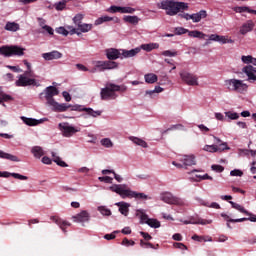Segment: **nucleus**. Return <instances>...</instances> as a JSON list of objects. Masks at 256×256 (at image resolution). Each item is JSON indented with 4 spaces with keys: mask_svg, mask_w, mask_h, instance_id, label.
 <instances>
[{
    "mask_svg": "<svg viewBox=\"0 0 256 256\" xmlns=\"http://www.w3.org/2000/svg\"><path fill=\"white\" fill-rule=\"evenodd\" d=\"M158 9H163L166 11V15L170 17H174L177 13H181V11H187L189 9V5L185 2H177L175 0H163L162 2L157 4Z\"/></svg>",
    "mask_w": 256,
    "mask_h": 256,
    "instance_id": "nucleus-1",
    "label": "nucleus"
},
{
    "mask_svg": "<svg viewBox=\"0 0 256 256\" xmlns=\"http://www.w3.org/2000/svg\"><path fill=\"white\" fill-rule=\"evenodd\" d=\"M117 91L125 93V91H127V86H119L113 83L107 84L100 92L102 101H107V99H117Z\"/></svg>",
    "mask_w": 256,
    "mask_h": 256,
    "instance_id": "nucleus-2",
    "label": "nucleus"
},
{
    "mask_svg": "<svg viewBox=\"0 0 256 256\" xmlns=\"http://www.w3.org/2000/svg\"><path fill=\"white\" fill-rule=\"evenodd\" d=\"M225 85L229 91H234V93H247L249 89V85L245 84L243 80L235 78L225 80Z\"/></svg>",
    "mask_w": 256,
    "mask_h": 256,
    "instance_id": "nucleus-3",
    "label": "nucleus"
},
{
    "mask_svg": "<svg viewBox=\"0 0 256 256\" xmlns=\"http://www.w3.org/2000/svg\"><path fill=\"white\" fill-rule=\"evenodd\" d=\"M0 55H4V57H13V55L21 57L25 55V48L19 46H2L0 47Z\"/></svg>",
    "mask_w": 256,
    "mask_h": 256,
    "instance_id": "nucleus-4",
    "label": "nucleus"
},
{
    "mask_svg": "<svg viewBox=\"0 0 256 256\" xmlns=\"http://www.w3.org/2000/svg\"><path fill=\"white\" fill-rule=\"evenodd\" d=\"M43 95L47 101V105H51L55 102L56 95H59V90L55 86H48L44 92L40 93V99H43Z\"/></svg>",
    "mask_w": 256,
    "mask_h": 256,
    "instance_id": "nucleus-5",
    "label": "nucleus"
},
{
    "mask_svg": "<svg viewBox=\"0 0 256 256\" xmlns=\"http://www.w3.org/2000/svg\"><path fill=\"white\" fill-rule=\"evenodd\" d=\"M39 87L41 84L35 78H29L25 75H20L18 80L16 81L17 87Z\"/></svg>",
    "mask_w": 256,
    "mask_h": 256,
    "instance_id": "nucleus-6",
    "label": "nucleus"
},
{
    "mask_svg": "<svg viewBox=\"0 0 256 256\" xmlns=\"http://www.w3.org/2000/svg\"><path fill=\"white\" fill-rule=\"evenodd\" d=\"M59 129H60L63 137H73V135H75V133H79V131H80L78 128H75V127L69 125V123H60Z\"/></svg>",
    "mask_w": 256,
    "mask_h": 256,
    "instance_id": "nucleus-7",
    "label": "nucleus"
},
{
    "mask_svg": "<svg viewBox=\"0 0 256 256\" xmlns=\"http://www.w3.org/2000/svg\"><path fill=\"white\" fill-rule=\"evenodd\" d=\"M95 67L96 69H99V71H107L111 69H117L119 67V64L111 60L97 61Z\"/></svg>",
    "mask_w": 256,
    "mask_h": 256,
    "instance_id": "nucleus-8",
    "label": "nucleus"
},
{
    "mask_svg": "<svg viewBox=\"0 0 256 256\" xmlns=\"http://www.w3.org/2000/svg\"><path fill=\"white\" fill-rule=\"evenodd\" d=\"M180 77L186 85H190L192 87H195V85H199V82L197 81V76L187 72V71H182L180 72Z\"/></svg>",
    "mask_w": 256,
    "mask_h": 256,
    "instance_id": "nucleus-9",
    "label": "nucleus"
},
{
    "mask_svg": "<svg viewBox=\"0 0 256 256\" xmlns=\"http://www.w3.org/2000/svg\"><path fill=\"white\" fill-rule=\"evenodd\" d=\"M161 201L168 203V205H182L183 201L180 198L173 196V194L166 192L160 197Z\"/></svg>",
    "mask_w": 256,
    "mask_h": 256,
    "instance_id": "nucleus-10",
    "label": "nucleus"
},
{
    "mask_svg": "<svg viewBox=\"0 0 256 256\" xmlns=\"http://www.w3.org/2000/svg\"><path fill=\"white\" fill-rule=\"evenodd\" d=\"M106 57L110 61H117V59H123L121 50L117 48H108L105 50Z\"/></svg>",
    "mask_w": 256,
    "mask_h": 256,
    "instance_id": "nucleus-11",
    "label": "nucleus"
},
{
    "mask_svg": "<svg viewBox=\"0 0 256 256\" xmlns=\"http://www.w3.org/2000/svg\"><path fill=\"white\" fill-rule=\"evenodd\" d=\"M243 73H245V75H247L248 77V81L250 83H253V81H256V68L253 67L252 65H248V66H245L243 69H242Z\"/></svg>",
    "mask_w": 256,
    "mask_h": 256,
    "instance_id": "nucleus-12",
    "label": "nucleus"
},
{
    "mask_svg": "<svg viewBox=\"0 0 256 256\" xmlns=\"http://www.w3.org/2000/svg\"><path fill=\"white\" fill-rule=\"evenodd\" d=\"M50 107H53V111H55L56 113H64L65 111H68V109H71V104H60L59 102L54 101L53 104H50Z\"/></svg>",
    "mask_w": 256,
    "mask_h": 256,
    "instance_id": "nucleus-13",
    "label": "nucleus"
},
{
    "mask_svg": "<svg viewBox=\"0 0 256 256\" xmlns=\"http://www.w3.org/2000/svg\"><path fill=\"white\" fill-rule=\"evenodd\" d=\"M122 59H129L131 57H135L141 53V48L137 47L131 50L121 49Z\"/></svg>",
    "mask_w": 256,
    "mask_h": 256,
    "instance_id": "nucleus-14",
    "label": "nucleus"
},
{
    "mask_svg": "<svg viewBox=\"0 0 256 256\" xmlns=\"http://www.w3.org/2000/svg\"><path fill=\"white\" fill-rule=\"evenodd\" d=\"M225 149H229L227 147V143H222L219 146L217 145H205L204 151H208L209 153H217V151H225Z\"/></svg>",
    "mask_w": 256,
    "mask_h": 256,
    "instance_id": "nucleus-15",
    "label": "nucleus"
},
{
    "mask_svg": "<svg viewBox=\"0 0 256 256\" xmlns=\"http://www.w3.org/2000/svg\"><path fill=\"white\" fill-rule=\"evenodd\" d=\"M72 219L74 223H85L90 219L89 212L83 210L79 214L73 216Z\"/></svg>",
    "mask_w": 256,
    "mask_h": 256,
    "instance_id": "nucleus-16",
    "label": "nucleus"
},
{
    "mask_svg": "<svg viewBox=\"0 0 256 256\" xmlns=\"http://www.w3.org/2000/svg\"><path fill=\"white\" fill-rule=\"evenodd\" d=\"M42 57L45 59V61H53L55 59H61L63 54L57 50H53L51 52L43 53Z\"/></svg>",
    "mask_w": 256,
    "mask_h": 256,
    "instance_id": "nucleus-17",
    "label": "nucleus"
},
{
    "mask_svg": "<svg viewBox=\"0 0 256 256\" xmlns=\"http://www.w3.org/2000/svg\"><path fill=\"white\" fill-rule=\"evenodd\" d=\"M254 27H255V23L252 20H248L240 27V34L247 35V33H250V31H253Z\"/></svg>",
    "mask_w": 256,
    "mask_h": 256,
    "instance_id": "nucleus-18",
    "label": "nucleus"
},
{
    "mask_svg": "<svg viewBox=\"0 0 256 256\" xmlns=\"http://www.w3.org/2000/svg\"><path fill=\"white\" fill-rule=\"evenodd\" d=\"M51 219L54 221V223H56V225H58L60 227V229H62V231L64 233H67L66 229L68 227H71V223H69V222H67V221H65V220H63L59 217H52Z\"/></svg>",
    "mask_w": 256,
    "mask_h": 256,
    "instance_id": "nucleus-19",
    "label": "nucleus"
},
{
    "mask_svg": "<svg viewBox=\"0 0 256 256\" xmlns=\"http://www.w3.org/2000/svg\"><path fill=\"white\" fill-rule=\"evenodd\" d=\"M207 17V11L200 10L198 13L191 14L190 18L193 21V23H199L201 19H205Z\"/></svg>",
    "mask_w": 256,
    "mask_h": 256,
    "instance_id": "nucleus-20",
    "label": "nucleus"
},
{
    "mask_svg": "<svg viewBox=\"0 0 256 256\" xmlns=\"http://www.w3.org/2000/svg\"><path fill=\"white\" fill-rule=\"evenodd\" d=\"M117 207H119V211L122 215L127 217L129 215V207H131V204L127 202H118L116 203Z\"/></svg>",
    "mask_w": 256,
    "mask_h": 256,
    "instance_id": "nucleus-21",
    "label": "nucleus"
},
{
    "mask_svg": "<svg viewBox=\"0 0 256 256\" xmlns=\"http://www.w3.org/2000/svg\"><path fill=\"white\" fill-rule=\"evenodd\" d=\"M1 177H5V178L14 177V179H19L20 181H27V179H29L27 176H23L19 173H10V172H2Z\"/></svg>",
    "mask_w": 256,
    "mask_h": 256,
    "instance_id": "nucleus-22",
    "label": "nucleus"
},
{
    "mask_svg": "<svg viewBox=\"0 0 256 256\" xmlns=\"http://www.w3.org/2000/svg\"><path fill=\"white\" fill-rule=\"evenodd\" d=\"M182 161L184 167H191L193 165H196L195 163V156H184L183 159H180Z\"/></svg>",
    "mask_w": 256,
    "mask_h": 256,
    "instance_id": "nucleus-23",
    "label": "nucleus"
},
{
    "mask_svg": "<svg viewBox=\"0 0 256 256\" xmlns=\"http://www.w3.org/2000/svg\"><path fill=\"white\" fill-rule=\"evenodd\" d=\"M0 159H7L8 161H13L15 163H18L19 161V158L17 156L6 153L3 150H0Z\"/></svg>",
    "mask_w": 256,
    "mask_h": 256,
    "instance_id": "nucleus-24",
    "label": "nucleus"
},
{
    "mask_svg": "<svg viewBox=\"0 0 256 256\" xmlns=\"http://www.w3.org/2000/svg\"><path fill=\"white\" fill-rule=\"evenodd\" d=\"M21 120L25 125H28V127H35L36 125H39L40 121L34 118H27L25 116L21 117Z\"/></svg>",
    "mask_w": 256,
    "mask_h": 256,
    "instance_id": "nucleus-25",
    "label": "nucleus"
},
{
    "mask_svg": "<svg viewBox=\"0 0 256 256\" xmlns=\"http://www.w3.org/2000/svg\"><path fill=\"white\" fill-rule=\"evenodd\" d=\"M119 195L122 199H133L134 191L131 189L121 188Z\"/></svg>",
    "mask_w": 256,
    "mask_h": 256,
    "instance_id": "nucleus-26",
    "label": "nucleus"
},
{
    "mask_svg": "<svg viewBox=\"0 0 256 256\" xmlns=\"http://www.w3.org/2000/svg\"><path fill=\"white\" fill-rule=\"evenodd\" d=\"M143 49V51H147V53L153 51V49H159V43H148V44H142L140 46V51Z\"/></svg>",
    "mask_w": 256,
    "mask_h": 256,
    "instance_id": "nucleus-27",
    "label": "nucleus"
},
{
    "mask_svg": "<svg viewBox=\"0 0 256 256\" xmlns=\"http://www.w3.org/2000/svg\"><path fill=\"white\" fill-rule=\"evenodd\" d=\"M190 225H211L213 223L212 220H205L199 218L198 220H195V218H190Z\"/></svg>",
    "mask_w": 256,
    "mask_h": 256,
    "instance_id": "nucleus-28",
    "label": "nucleus"
},
{
    "mask_svg": "<svg viewBox=\"0 0 256 256\" xmlns=\"http://www.w3.org/2000/svg\"><path fill=\"white\" fill-rule=\"evenodd\" d=\"M31 153L34 155L36 159H41V157L45 155V152H43V148H41V146L33 147Z\"/></svg>",
    "mask_w": 256,
    "mask_h": 256,
    "instance_id": "nucleus-29",
    "label": "nucleus"
},
{
    "mask_svg": "<svg viewBox=\"0 0 256 256\" xmlns=\"http://www.w3.org/2000/svg\"><path fill=\"white\" fill-rule=\"evenodd\" d=\"M221 217H223L224 221H227V223H243V221L247 220L246 218L233 219L225 213H222Z\"/></svg>",
    "mask_w": 256,
    "mask_h": 256,
    "instance_id": "nucleus-30",
    "label": "nucleus"
},
{
    "mask_svg": "<svg viewBox=\"0 0 256 256\" xmlns=\"http://www.w3.org/2000/svg\"><path fill=\"white\" fill-rule=\"evenodd\" d=\"M209 40L210 41H216L218 43H223V45H225L227 37L221 36V35H218V34H211L209 36Z\"/></svg>",
    "mask_w": 256,
    "mask_h": 256,
    "instance_id": "nucleus-31",
    "label": "nucleus"
},
{
    "mask_svg": "<svg viewBox=\"0 0 256 256\" xmlns=\"http://www.w3.org/2000/svg\"><path fill=\"white\" fill-rule=\"evenodd\" d=\"M230 205H232L233 209H236L237 211H240V213H244V215H251V212L247 211L243 206L240 204H237L233 201H229Z\"/></svg>",
    "mask_w": 256,
    "mask_h": 256,
    "instance_id": "nucleus-32",
    "label": "nucleus"
},
{
    "mask_svg": "<svg viewBox=\"0 0 256 256\" xmlns=\"http://www.w3.org/2000/svg\"><path fill=\"white\" fill-rule=\"evenodd\" d=\"M93 29V24L82 23L78 25V31L81 33H89Z\"/></svg>",
    "mask_w": 256,
    "mask_h": 256,
    "instance_id": "nucleus-33",
    "label": "nucleus"
},
{
    "mask_svg": "<svg viewBox=\"0 0 256 256\" xmlns=\"http://www.w3.org/2000/svg\"><path fill=\"white\" fill-rule=\"evenodd\" d=\"M52 157L54 163H56V165H58L59 167H69V165H67L65 161L61 160V158L57 156V154H55V152H52Z\"/></svg>",
    "mask_w": 256,
    "mask_h": 256,
    "instance_id": "nucleus-34",
    "label": "nucleus"
},
{
    "mask_svg": "<svg viewBox=\"0 0 256 256\" xmlns=\"http://www.w3.org/2000/svg\"><path fill=\"white\" fill-rule=\"evenodd\" d=\"M146 225H149V227H152V229H159V227H161V222H159L157 219L149 218Z\"/></svg>",
    "mask_w": 256,
    "mask_h": 256,
    "instance_id": "nucleus-35",
    "label": "nucleus"
},
{
    "mask_svg": "<svg viewBox=\"0 0 256 256\" xmlns=\"http://www.w3.org/2000/svg\"><path fill=\"white\" fill-rule=\"evenodd\" d=\"M188 35L196 39H205V34L199 30L188 31Z\"/></svg>",
    "mask_w": 256,
    "mask_h": 256,
    "instance_id": "nucleus-36",
    "label": "nucleus"
},
{
    "mask_svg": "<svg viewBox=\"0 0 256 256\" xmlns=\"http://www.w3.org/2000/svg\"><path fill=\"white\" fill-rule=\"evenodd\" d=\"M130 141L134 142L135 145H139L140 147L147 149V142H145L143 139L137 137H130Z\"/></svg>",
    "mask_w": 256,
    "mask_h": 256,
    "instance_id": "nucleus-37",
    "label": "nucleus"
},
{
    "mask_svg": "<svg viewBox=\"0 0 256 256\" xmlns=\"http://www.w3.org/2000/svg\"><path fill=\"white\" fill-rule=\"evenodd\" d=\"M137 217L140 219V223H146L149 221V216L143 212V210H137Z\"/></svg>",
    "mask_w": 256,
    "mask_h": 256,
    "instance_id": "nucleus-38",
    "label": "nucleus"
},
{
    "mask_svg": "<svg viewBox=\"0 0 256 256\" xmlns=\"http://www.w3.org/2000/svg\"><path fill=\"white\" fill-rule=\"evenodd\" d=\"M69 0H61L57 3H55V9L56 11H63V9H65V7H67V4L69 3Z\"/></svg>",
    "mask_w": 256,
    "mask_h": 256,
    "instance_id": "nucleus-39",
    "label": "nucleus"
},
{
    "mask_svg": "<svg viewBox=\"0 0 256 256\" xmlns=\"http://www.w3.org/2000/svg\"><path fill=\"white\" fill-rule=\"evenodd\" d=\"M144 79H145L146 83H149V84L157 83V75H155L153 73L146 74L144 76Z\"/></svg>",
    "mask_w": 256,
    "mask_h": 256,
    "instance_id": "nucleus-40",
    "label": "nucleus"
},
{
    "mask_svg": "<svg viewBox=\"0 0 256 256\" xmlns=\"http://www.w3.org/2000/svg\"><path fill=\"white\" fill-rule=\"evenodd\" d=\"M125 23H131V25H137L139 23V17L137 16H124Z\"/></svg>",
    "mask_w": 256,
    "mask_h": 256,
    "instance_id": "nucleus-41",
    "label": "nucleus"
},
{
    "mask_svg": "<svg viewBox=\"0 0 256 256\" xmlns=\"http://www.w3.org/2000/svg\"><path fill=\"white\" fill-rule=\"evenodd\" d=\"M5 29H6V31H19V24L15 23V22H8L5 25Z\"/></svg>",
    "mask_w": 256,
    "mask_h": 256,
    "instance_id": "nucleus-42",
    "label": "nucleus"
},
{
    "mask_svg": "<svg viewBox=\"0 0 256 256\" xmlns=\"http://www.w3.org/2000/svg\"><path fill=\"white\" fill-rule=\"evenodd\" d=\"M4 101H13V97L9 94H5L4 92H0V104H3V106H5L3 103Z\"/></svg>",
    "mask_w": 256,
    "mask_h": 256,
    "instance_id": "nucleus-43",
    "label": "nucleus"
},
{
    "mask_svg": "<svg viewBox=\"0 0 256 256\" xmlns=\"http://www.w3.org/2000/svg\"><path fill=\"white\" fill-rule=\"evenodd\" d=\"M83 111H86L91 117H99L101 115V111H95L93 108H83Z\"/></svg>",
    "mask_w": 256,
    "mask_h": 256,
    "instance_id": "nucleus-44",
    "label": "nucleus"
},
{
    "mask_svg": "<svg viewBox=\"0 0 256 256\" xmlns=\"http://www.w3.org/2000/svg\"><path fill=\"white\" fill-rule=\"evenodd\" d=\"M101 145L103 147H106L107 149H110V147H113V142L111 141V139L109 138H103L101 141H100Z\"/></svg>",
    "mask_w": 256,
    "mask_h": 256,
    "instance_id": "nucleus-45",
    "label": "nucleus"
},
{
    "mask_svg": "<svg viewBox=\"0 0 256 256\" xmlns=\"http://www.w3.org/2000/svg\"><path fill=\"white\" fill-rule=\"evenodd\" d=\"M84 15L83 14H77L74 18H73V22L74 24L78 27L79 25H81L84 19Z\"/></svg>",
    "mask_w": 256,
    "mask_h": 256,
    "instance_id": "nucleus-46",
    "label": "nucleus"
},
{
    "mask_svg": "<svg viewBox=\"0 0 256 256\" xmlns=\"http://www.w3.org/2000/svg\"><path fill=\"white\" fill-rule=\"evenodd\" d=\"M98 211L101 213V215L106 217H110L111 215V210L107 209L105 206L98 207Z\"/></svg>",
    "mask_w": 256,
    "mask_h": 256,
    "instance_id": "nucleus-47",
    "label": "nucleus"
},
{
    "mask_svg": "<svg viewBox=\"0 0 256 256\" xmlns=\"http://www.w3.org/2000/svg\"><path fill=\"white\" fill-rule=\"evenodd\" d=\"M226 117H228V119H231L232 121H235L237 119H239V114L237 112H225Z\"/></svg>",
    "mask_w": 256,
    "mask_h": 256,
    "instance_id": "nucleus-48",
    "label": "nucleus"
},
{
    "mask_svg": "<svg viewBox=\"0 0 256 256\" xmlns=\"http://www.w3.org/2000/svg\"><path fill=\"white\" fill-rule=\"evenodd\" d=\"M107 21H113V18L109 16L100 17L96 20L95 25H101V23H107Z\"/></svg>",
    "mask_w": 256,
    "mask_h": 256,
    "instance_id": "nucleus-49",
    "label": "nucleus"
},
{
    "mask_svg": "<svg viewBox=\"0 0 256 256\" xmlns=\"http://www.w3.org/2000/svg\"><path fill=\"white\" fill-rule=\"evenodd\" d=\"M185 129V127L181 124H176L173 125L172 127L168 128L167 130H165L163 133H167L168 131H173V130H180L183 131Z\"/></svg>",
    "mask_w": 256,
    "mask_h": 256,
    "instance_id": "nucleus-50",
    "label": "nucleus"
},
{
    "mask_svg": "<svg viewBox=\"0 0 256 256\" xmlns=\"http://www.w3.org/2000/svg\"><path fill=\"white\" fill-rule=\"evenodd\" d=\"M121 189H123V187H121V185L119 184H114L110 186V191H113V193H117V195L121 193Z\"/></svg>",
    "mask_w": 256,
    "mask_h": 256,
    "instance_id": "nucleus-51",
    "label": "nucleus"
},
{
    "mask_svg": "<svg viewBox=\"0 0 256 256\" xmlns=\"http://www.w3.org/2000/svg\"><path fill=\"white\" fill-rule=\"evenodd\" d=\"M132 199H148V196L145 193H139L134 191Z\"/></svg>",
    "mask_w": 256,
    "mask_h": 256,
    "instance_id": "nucleus-52",
    "label": "nucleus"
},
{
    "mask_svg": "<svg viewBox=\"0 0 256 256\" xmlns=\"http://www.w3.org/2000/svg\"><path fill=\"white\" fill-rule=\"evenodd\" d=\"M140 246L145 249H155V246L151 242H145L143 240H140Z\"/></svg>",
    "mask_w": 256,
    "mask_h": 256,
    "instance_id": "nucleus-53",
    "label": "nucleus"
},
{
    "mask_svg": "<svg viewBox=\"0 0 256 256\" xmlns=\"http://www.w3.org/2000/svg\"><path fill=\"white\" fill-rule=\"evenodd\" d=\"M121 245H124L125 247H133V245H135V241L124 238Z\"/></svg>",
    "mask_w": 256,
    "mask_h": 256,
    "instance_id": "nucleus-54",
    "label": "nucleus"
},
{
    "mask_svg": "<svg viewBox=\"0 0 256 256\" xmlns=\"http://www.w3.org/2000/svg\"><path fill=\"white\" fill-rule=\"evenodd\" d=\"M164 57H177V52L171 50H165L161 53Z\"/></svg>",
    "mask_w": 256,
    "mask_h": 256,
    "instance_id": "nucleus-55",
    "label": "nucleus"
},
{
    "mask_svg": "<svg viewBox=\"0 0 256 256\" xmlns=\"http://www.w3.org/2000/svg\"><path fill=\"white\" fill-rule=\"evenodd\" d=\"M212 171H216V173H223L225 171V168L221 165L214 164L211 166Z\"/></svg>",
    "mask_w": 256,
    "mask_h": 256,
    "instance_id": "nucleus-56",
    "label": "nucleus"
},
{
    "mask_svg": "<svg viewBox=\"0 0 256 256\" xmlns=\"http://www.w3.org/2000/svg\"><path fill=\"white\" fill-rule=\"evenodd\" d=\"M185 33H189V30L183 27L175 28V35H185Z\"/></svg>",
    "mask_w": 256,
    "mask_h": 256,
    "instance_id": "nucleus-57",
    "label": "nucleus"
},
{
    "mask_svg": "<svg viewBox=\"0 0 256 256\" xmlns=\"http://www.w3.org/2000/svg\"><path fill=\"white\" fill-rule=\"evenodd\" d=\"M231 177H243V171L234 169L230 172Z\"/></svg>",
    "mask_w": 256,
    "mask_h": 256,
    "instance_id": "nucleus-58",
    "label": "nucleus"
},
{
    "mask_svg": "<svg viewBox=\"0 0 256 256\" xmlns=\"http://www.w3.org/2000/svg\"><path fill=\"white\" fill-rule=\"evenodd\" d=\"M98 180L101 181L102 183H113V178L109 176L99 177Z\"/></svg>",
    "mask_w": 256,
    "mask_h": 256,
    "instance_id": "nucleus-59",
    "label": "nucleus"
},
{
    "mask_svg": "<svg viewBox=\"0 0 256 256\" xmlns=\"http://www.w3.org/2000/svg\"><path fill=\"white\" fill-rule=\"evenodd\" d=\"M56 33H59V35H64V37H67V35H69V31H67V29H65V27L57 28Z\"/></svg>",
    "mask_w": 256,
    "mask_h": 256,
    "instance_id": "nucleus-60",
    "label": "nucleus"
},
{
    "mask_svg": "<svg viewBox=\"0 0 256 256\" xmlns=\"http://www.w3.org/2000/svg\"><path fill=\"white\" fill-rule=\"evenodd\" d=\"M241 59H242L243 63H245L246 65H249L253 61V56H251V55L242 56Z\"/></svg>",
    "mask_w": 256,
    "mask_h": 256,
    "instance_id": "nucleus-61",
    "label": "nucleus"
},
{
    "mask_svg": "<svg viewBox=\"0 0 256 256\" xmlns=\"http://www.w3.org/2000/svg\"><path fill=\"white\" fill-rule=\"evenodd\" d=\"M109 11H111V13H122V7L121 6H111L109 8Z\"/></svg>",
    "mask_w": 256,
    "mask_h": 256,
    "instance_id": "nucleus-62",
    "label": "nucleus"
},
{
    "mask_svg": "<svg viewBox=\"0 0 256 256\" xmlns=\"http://www.w3.org/2000/svg\"><path fill=\"white\" fill-rule=\"evenodd\" d=\"M173 247H175V249H185V250H187V246L185 244L179 243V242L174 243Z\"/></svg>",
    "mask_w": 256,
    "mask_h": 256,
    "instance_id": "nucleus-63",
    "label": "nucleus"
},
{
    "mask_svg": "<svg viewBox=\"0 0 256 256\" xmlns=\"http://www.w3.org/2000/svg\"><path fill=\"white\" fill-rule=\"evenodd\" d=\"M122 13H135V8H132V7H122Z\"/></svg>",
    "mask_w": 256,
    "mask_h": 256,
    "instance_id": "nucleus-64",
    "label": "nucleus"
}]
</instances>
